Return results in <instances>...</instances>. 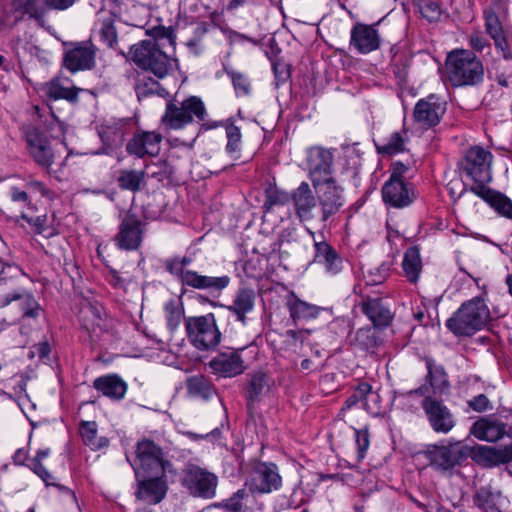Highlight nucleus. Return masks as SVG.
<instances>
[{
  "instance_id": "62",
  "label": "nucleus",
  "mask_w": 512,
  "mask_h": 512,
  "mask_svg": "<svg viewBox=\"0 0 512 512\" xmlns=\"http://www.w3.org/2000/svg\"><path fill=\"white\" fill-rule=\"evenodd\" d=\"M495 49L500 52L505 60L512 59V50L506 34L493 40Z\"/></svg>"
},
{
  "instance_id": "5",
  "label": "nucleus",
  "mask_w": 512,
  "mask_h": 512,
  "mask_svg": "<svg viewBox=\"0 0 512 512\" xmlns=\"http://www.w3.org/2000/svg\"><path fill=\"white\" fill-rule=\"evenodd\" d=\"M409 395L423 397L420 406L430 428L437 434H448L456 426L457 420L451 409L440 397L432 396L427 386H419L411 390Z\"/></svg>"
},
{
  "instance_id": "24",
  "label": "nucleus",
  "mask_w": 512,
  "mask_h": 512,
  "mask_svg": "<svg viewBox=\"0 0 512 512\" xmlns=\"http://www.w3.org/2000/svg\"><path fill=\"white\" fill-rule=\"evenodd\" d=\"M285 304L295 324L299 321L308 322L316 319L322 312L327 311L324 307L301 300L294 291L287 294Z\"/></svg>"
},
{
  "instance_id": "23",
  "label": "nucleus",
  "mask_w": 512,
  "mask_h": 512,
  "mask_svg": "<svg viewBox=\"0 0 512 512\" xmlns=\"http://www.w3.org/2000/svg\"><path fill=\"white\" fill-rule=\"evenodd\" d=\"M291 201L295 208L296 216L301 221H310L314 219V210L317 209V197L314 188L306 181L291 193Z\"/></svg>"
},
{
  "instance_id": "34",
  "label": "nucleus",
  "mask_w": 512,
  "mask_h": 512,
  "mask_svg": "<svg viewBox=\"0 0 512 512\" xmlns=\"http://www.w3.org/2000/svg\"><path fill=\"white\" fill-rule=\"evenodd\" d=\"M82 327L88 332L104 330L106 313L101 305L88 303L81 309Z\"/></svg>"
},
{
  "instance_id": "42",
  "label": "nucleus",
  "mask_w": 512,
  "mask_h": 512,
  "mask_svg": "<svg viewBox=\"0 0 512 512\" xmlns=\"http://www.w3.org/2000/svg\"><path fill=\"white\" fill-rule=\"evenodd\" d=\"M146 172L144 170H128L122 169L117 177L118 187L121 190L137 192L145 183Z\"/></svg>"
},
{
  "instance_id": "59",
  "label": "nucleus",
  "mask_w": 512,
  "mask_h": 512,
  "mask_svg": "<svg viewBox=\"0 0 512 512\" xmlns=\"http://www.w3.org/2000/svg\"><path fill=\"white\" fill-rule=\"evenodd\" d=\"M356 436V445H357V454L358 460L361 461L364 459L367 449L370 445V434L367 427L363 429L355 430Z\"/></svg>"
},
{
  "instance_id": "44",
  "label": "nucleus",
  "mask_w": 512,
  "mask_h": 512,
  "mask_svg": "<svg viewBox=\"0 0 512 512\" xmlns=\"http://www.w3.org/2000/svg\"><path fill=\"white\" fill-rule=\"evenodd\" d=\"M500 493H494L489 486H482L473 495V504L483 512H498L497 498Z\"/></svg>"
},
{
  "instance_id": "12",
  "label": "nucleus",
  "mask_w": 512,
  "mask_h": 512,
  "mask_svg": "<svg viewBox=\"0 0 512 512\" xmlns=\"http://www.w3.org/2000/svg\"><path fill=\"white\" fill-rule=\"evenodd\" d=\"M254 493L267 494L279 490L282 486V478L278 466L273 462L258 461L250 472V477L245 483Z\"/></svg>"
},
{
  "instance_id": "45",
  "label": "nucleus",
  "mask_w": 512,
  "mask_h": 512,
  "mask_svg": "<svg viewBox=\"0 0 512 512\" xmlns=\"http://www.w3.org/2000/svg\"><path fill=\"white\" fill-rule=\"evenodd\" d=\"M268 377L265 373L258 372L251 376L245 392L247 408L250 409L254 402L258 401L264 388L268 385Z\"/></svg>"
},
{
  "instance_id": "14",
  "label": "nucleus",
  "mask_w": 512,
  "mask_h": 512,
  "mask_svg": "<svg viewBox=\"0 0 512 512\" xmlns=\"http://www.w3.org/2000/svg\"><path fill=\"white\" fill-rule=\"evenodd\" d=\"M136 478L135 498L147 504L160 503L167 494L166 474H139Z\"/></svg>"
},
{
  "instance_id": "22",
  "label": "nucleus",
  "mask_w": 512,
  "mask_h": 512,
  "mask_svg": "<svg viewBox=\"0 0 512 512\" xmlns=\"http://www.w3.org/2000/svg\"><path fill=\"white\" fill-rule=\"evenodd\" d=\"M162 135L155 131L137 132L126 144V151L129 155L137 158L146 156H157L160 152Z\"/></svg>"
},
{
  "instance_id": "56",
  "label": "nucleus",
  "mask_w": 512,
  "mask_h": 512,
  "mask_svg": "<svg viewBox=\"0 0 512 512\" xmlns=\"http://www.w3.org/2000/svg\"><path fill=\"white\" fill-rule=\"evenodd\" d=\"M417 6L422 17L428 22L432 23L440 20L443 11L437 1L419 0Z\"/></svg>"
},
{
  "instance_id": "17",
  "label": "nucleus",
  "mask_w": 512,
  "mask_h": 512,
  "mask_svg": "<svg viewBox=\"0 0 512 512\" xmlns=\"http://www.w3.org/2000/svg\"><path fill=\"white\" fill-rule=\"evenodd\" d=\"M445 112L446 102L436 94H429L415 104L413 117L422 126L432 128L440 123Z\"/></svg>"
},
{
  "instance_id": "49",
  "label": "nucleus",
  "mask_w": 512,
  "mask_h": 512,
  "mask_svg": "<svg viewBox=\"0 0 512 512\" xmlns=\"http://www.w3.org/2000/svg\"><path fill=\"white\" fill-rule=\"evenodd\" d=\"M28 152L35 163L44 169H49L54 163V153L50 141L40 146L34 145V148Z\"/></svg>"
},
{
  "instance_id": "16",
  "label": "nucleus",
  "mask_w": 512,
  "mask_h": 512,
  "mask_svg": "<svg viewBox=\"0 0 512 512\" xmlns=\"http://www.w3.org/2000/svg\"><path fill=\"white\" fill-rule=\"evenodd\" d=\"M143 239V223L136 214L127 213L114 237L115 245L122 250H137Z\"/></svg>"
},
{
  "instance_id": "26",
  "label": "nucleus",
  "mask_w": 512,
  "mask_h": 512,
  "mask_svg": "<svg viewBox=\"0 0 512 512\" xmlns=\"http://www.w3.org/2000/svg\"><path fill=\"white\" fill-rule=\"evenodd\" d=\"M13 301H20L23 318H37L41 307L33 294L25 289H18L0 296V309L10 305Z\"/></svg>"
},
{
  "instance_id": "35",
  "label": "nucleus",
  "mask_w": 512,
  "mask_h": 512,
  "mask_svg": "<svg viewBox=\"0 0 512 512\" xmlns=\"http://www.w3.org/2000/svg\"><path fill=\"white\" fill-rule=\"evenodd\" d=\"M134 89L139 101L152 95L165 97L168 92L161 84L144 72H138L135 77Z\"/></svg>"
},
{
  "instance_id": "20",
  "label": "nucleus",
  "mask_w": 512,
  "mask_h": 512,
  "mask_svg": "<svg viewBox=\"0 0 512 512\" xmlns=\"http://www.w3.org/2000/svg\"><path fill=\"white\" fill-rule=\"evenodd\" d=\"M379 22L364 24L357 22L350 33V46L360 54H368L380 48L381 38L377 30Z\"/></svg>"
},
{
  "instance_id": "46",
  "label": "nucleus",
  "mask_w": 512,
  "mask_h": 512,
  "mask_svg": "<svg viewBox=\"0 0 512 512\" xmlns=\"http://www.w3.org/2000/svg\"><path fill=\"white\" fill-rule=\"evenodd\" d=\"M43 90L49 99H65L69 102H76L78 99V88L64 87L58 81H50L44 86Z\"/></svg>"
},
{
  "instance_id": "28",
  "label": "nucleus",
  "mask_w": 512,
  "mask_h": 512,
  "mask_svg": "<svg viewBox=\"0 0 512 512\" xmlns=\"http://www.w3.org/2000/svg\"><path fill=\"white\" fill-rule=\"evenodd\" d=\"M425 364L427 374L425 376V383L421 386H427L432 396L439 397L449 390L448 375L444 367L436 365L432 358L426 357Z\"/></svg>"
},
{
  "instance_id": "61",
  "label": "nucleus",
  "mask_w": 512,
  "mask_h": 512,
  "mask_svg": "<svg viewBox=\"0 0 512 512\" xmlns=\"http://www.w3.org/2000/svg\"><path fill=\"white\" fill-rule=\"evenodd\" d=\"M38 477H40L47 486L50 485V480L53 478L49 471L43 466L41 461L31 460L27 465Z\"/></svg>"
},
{
  "instance_id": "39",
  "label": "nucleus",
  "mask_w": 512,
  "mask_h": 512,
  "mask_svg": "<svg viewBox=\"0 0 512 512\" xmlns=\"http://www.w3.org/2000/svg\"><path fill=\"white\" fill-rule=\"evenodd\" d=\"M409 140L407 131L402 129L401 131L393 132L390 137L383 143L375 142L376 151L378 154L383 156H393L405 151V144Z\"/></svg>"
},
{
  "instance_id": "58",
  "label": "nucleus",
  "mask_w": 512,
  "mask_h": 512,
  "mask_svg": "<svg viewBox=\"0 0 512 512\" xmlns=\"http://www.w3.org/2000/svg\"><path fill=\"white\" fill-rule=\"evenodd\" d=\"M485 29L493 40L506 34L499 16L494 11L485 13Z\"/></svg>"
},
{
  "instance_id": "4",
  "label": "nucleus",
  "mask_w": 512,
  "mask_h": 512,
  "mask_svg": "<svg viewBox=\"0 0 512 512\" xmlns=\"http://www.w3.org/2000/svg\"><path fill=\"white\" fill-rule=\"evenodd\" d=\"M135 476L139 474H166L174 472V465L168 452L153 440L143 437L135 445V459L132 464Z\"/></svg>"
},
{
  "instance_id": "53",
  "label": "nucleus",
  "mask_w": 512,
  "mask_h": 512,
  "mask_svg": "<svg viewBox=\"0 0 512 512\" xmlns=\"http://www.w3.org/2000/svg\"><path fill=\"white\" fill-rule=\"evenodd\" d=\"M224 71L230 77L237 96L250 94V82L246 75L227 66H224Z\"/></svg>"
},
{
  "instance_id": "19",
  "label": "nucleus",
  "mask_w": 512,
  "mask_h": 512,
  "mask_svg": "<svg viewBox=\"0 0 512 512\" xmlns=\"http://www.w3.org/2000/svg\"><path fill=\"white\" fill-rule=\"evenodd\" d=\"M241 349H227L219 352L208 363L212 372L223 378H232L241 375L244 370V361L240 354Z\"/></svg>"
},
{
  "instance_id": "6",
  "label": "nucleus",
  "mask_w": 512,
  "mask_h": 512,
  "mask_svg": "<svg viewBox=\"0 0 512 512\" xmlns=\"http://www.w3.org/2000/svg\"><path fill=\"white\" fill-rule=\"evenodd\" d=\"M493 155L481 146H473L467 150L464 157L459 161L458 167L462 174L474 182L469 188L466 186L458 197H461L467 191L487 184L492 181L491 165Z\"/></svg>"
},
{
  "instance_id": "9",
  "label": "nucleus",
  "mask_w": 512,
  "mask_h": 512,
  "mask_svg": "<svg viewBox=\"0 0 512 512\" xmlns=\"http://www.w3.org/2000/svg\"><path fill=\"white\" fill-rule=\"evenodd\" d=\"M218 476L206 468L189 464L182 472L181 486L192 497L210 500L216 496Z\"/></svg>"
},
{
  "instance_id": "38",
  "label": "nucleus",
  "mask_w": 512,
  "mask_h": 512,
  "mask_svg": "<svg viewBox=\"0 0 512 512\" xmlns=\"http://www.w3.org/2000/svg\"><path fill=\"white\" fill-rule=\"evenodd\" d=\"M187 392L203 400H210L216 395V387L211 380L204 375L191 376L186 381Z\"/></svg>"
},
{
  "instance_id": "52",
  "label": "nucleus",
  "mask_w": 512,
  "mask_h": 512,
  "mask_svg": "<svg viewBox=\"0 0 512 512\" xmlns=\"http://www.w3.org/2000/svg\"><path fill=\"white\" fill-rule=\"evenodd\" d=\"M100 39L109 48H113L117 44V29L115 20L109 16L100 21Z\"/></svg>"
},
{
  "instance_id": "15",
  "label": "nucleus",
  "mask_w": 512,
  "mask_h": 512,
  "mask_svg": "<svg viewBox=\"0 0 512 512\" xmlns=\"http://www.w3.org/2000/svg\"><path fill=\"white\" fill-rule=\"evenodd\" d=\"M469 433L480 441L496 443L505 436L512 437V428L499 419L496 415L490 414L479 417L470 427Z\"/></svg>"
},
{
  "instance_id": "7",
  "label": "nucleus",
  "mask_w": 512,
  "mask_h": 512,
  "mask_svg": "<svg viewBox=\"0 0 512 512\" xmlns=\"http://www.w3.org/2000/svg\"><path fill=\"white\" fill-rule=\"evenodd\" d=\"M184 325L189 342L199 351L214 350L221 342L222 334L213 313L187 317Z\"/></svg>"
},
{
  "instance_id": "63",
  "label": "nucleus",
  "mask_w": 512,
  "mask_h": 512,
  "mask_svg": "<svg viewBox=\"0 0 512 512\" xmlns=\"http://www.w3.org/2000/svg\"><path fill=\"white\" fill-rule=\"evenodd\" d=\"M409 171V166L401 161H396L391 165V174L388 180L405 181L404 176Z\"/></svg>"
},
{
  "instance_id": "40",
  "label": "nucleus",
  "mask_w": 512,
  "mask_h": 512,
  "mask_svg": "<svg viewBox=\"0 0 512 512\" xmlns=\"http://www.w3.org/2000/svg\"><path fill=\"white\" fill-rule=\"evenodd\" d=\"M13 8L37 21L43 20L49 11L47 0H13Z\"/></svg>"
},
{
  "instance_id": "48",
  "label": "nucleus",
  "mask_w": 512,
  "mask_h": 512,
  "mask_svg": "<svg viewBox=\"0 0 512 512\" xmlns=\"http://www.w3.org/2000/svg\"><path fill=\"white\" fill-rule=\"evenodd\" d=\"M79 433L85 445L90 446L92 449H100L107 445L108 441L105 438L97 441V424L95 421H82L79 427Z\"/></svg>"
},
{
  "instance_id": "31",
  "label": "nucleus",
  "mask_w": 512,
  "mask_h": 512,
  "mask_svg": "<svg viewBox=\"0 0 512 512\" xmlns=\"http://www.w3.org/2000/svg\"><path fill=\"white\" fill-rule=\"evenodd\" d=\"M125 126L123 120L105 121L98 127V134L102 143L109 149L122 147L125 139Z\"/></svg>"
},
{
  "instance_id": "8",
  "label": "nucleus",
  "mask_w": 512,
  "mask_h": 512,
  "mask_svg": "<svg viewBox=\"0 0 512 512\" xmlns=\"http://www.w3.org/2000/svg\"><path fill=\"white\" fill-rule=\"evenodd\" d=\"M133 62L142 70L152 72L157 78L167 76L171 59L163 52L159 44L152 40H143L131 48Z\"/></svg>"
},
{
  "instance_id": "57",
  "label": "nucleus",
  "mask_w": 512,
  "mask_h": 512,
  "mask_svg": "<svg viewBox=\"0 0 512 512\" xmlns=\"http://www.w3.org/2000/svg\"><path fill=\"white\" fill-rule=\"evenodd\" d=\"M146 34L153 39L152 42H155L157 44H159L158 42L163 40H167L169 45H171L172 47H174L176 44V34L172 26H153L152 28L146 31Z\"/></svg>"
},
{
  "instance_id": "55",
  "label": "nucleus",
  "mask_w": 512,
  "mask_h": 512,
  "mask_svg": "<svg viewBox=\"0 0 512 512\" xmlns=\"http://www.w3.org/2000/svg\"><path fill=\"white\" fill-rule=\"evenodd\" d=\"M391 265L390 262H383L379 266L369 269L364 276L366 284L371 286L383 284L390 276Z\"/></svg>"
},
{
  "instance_id": "27",
  "label": "nucleus",
  "mask_w": 512,
  "mask_h": 512,
  "mask_svg": "<svg viewBox=\"0 0 512 512\" xmlns=\"http://www.w3.org/2000/svg\"><path fill=\"white\" fill-rule=\"evenodd\" d=\"M472 193L485 201L500 216L512 220V201L504 193L482 186L472 189Z\"/></svg>"
},
{
  "instance_id": "30",
  "label": "nucleus",
  "mask_w": 512,
  "mask_h": 512,
  "mask_svg": "<svg viewBox=\"0 0 512 512\" xmlns=\"http://www.w3.org/2000/svg\"><path fill=\"white\" fill-rule=\"evenodd\" d=\"M256 498L254 492L250 489H239L228 499L213 504L214 507L221 508L227 512H254Z\"/></svg>"
},
{
  "instance_id": "25",
  "label": "nucleus",
  "mask_w": 512,
  "mask_h": 512,
  "mask_svg": "<svg viewBox=\"0 0 512 512\" xmlns=\"http://www.w3.org/2000/svg\"><path fill=\"white\" fill-rule=\"evenodd\" d=\"M255 299L256 294L253 288L241 287L237 290L232 304L225 306V308L235 316L238 322L245 326L248 322L247 314L254 309Z\"/></svg>"
},
{
  "instance_id": "21",
  "label": "nucleus",
  "mask_w": 512,
  "mask_h": 512,
  "mask_svg": "<svg viewBox=\"0 0 512 512\" xmlns=\"http://www.w3.org/2000/svg\"><path fill=\"white\" fill-rule=\"evenodd\" d=\"M96 47L90 41L77 43L64 54V66L71 72L90 70L95 66Z\"/></svg>"
},
{
  "instance_id": "3",
  "label": "nucleus",
  "mask_w": 512,
  "mask_h": 512,
  "mask_svg": "<svg viewBox=\"0 0 512 512\" xmlns=\"http://www.w3.org/2000/svg\"><path fill=\"white\" fill-rule=\"evenodd\" d=\"M448 79L453 87L477 86L484 80L482 61L470 50H454L446 58Z\"/></svg>"
},
{
  "instance_id": "41",
  "label": "nucleus",
  "mask_w": 512,
  "mask_h": 512,
  "mask_svg": "<svg viewBox=\"0 0 512 512\" xmlns=\"http://www.w3.org/2000/svg\"><path fill=\"white\" fill-rule=\"evenodd\" d=\"M181 108L182 106L179 101L175 99L168 101L165 113L161 118L162 124L173 130L182 129L188 125L187 118Z\"/></svg>"
},
{
  "instance_id": "60",
  "label": "nucleus",
  "mask_w": 512,
  "mask_h": 512,
  "mask_svg": "<svg viewBox=\"0 0 512 512\" xmlns=\"http://www.w3.org/2000/svg\"><path fill=\"white\" fill-rule=\"evenodd\" d=\"M467 406L477 413H484L493 409V405L485 394H478L467 401Z\"/></svg>"
},
{
  "instance_id": "64",
  "label": "nucleus",
  "mask_w": 512,
  "mask_h": 512,
  "mask_svg": "<svg viewBox=\"0 0 512 512\" xmlns=\"http://www.w3.org/2000/svg\"><path fill=\"white\" fill-rule=\"evenodd\" d=\"M469 43L472 49L479 53L483 52L485 47L490 48V43L480 32H473L470 35Z\"/></svg>"
},
{
  "instance_id": "47",
  "label": "nucleus",
  "mask_w": 512,
  "mask_h": 512,
  "mask_svg": "<svg viewBox=\"0 0 512 512\" xmlns=\"http://www.w3.org/2000/svg\"><path fill=\"white\" fill-rule=\"evenodd\" d=\"M164 312L167 328L170 332H175L184 314L183 303L180 300L170 299L164 305Z\"/></svg>"
},
{
  "instance_id": "11",
  "label": "nucleus",
  "mask_w": 512,
  "mask_h": 512,
  "mask_svg": "<svg viewBox=\"0 0 512 512\" xmlns=\"http://www.w3.org/2000/svg\"><path fill=\"white\" fill-rule=\"evenodd\" d=\"M188 278L186 287L205 292L204 295H199L198 297L200 303H207L213 307L223 306L215 299L219 298L222 292L229 286L231 278L228 275L215 277L202 275L193 270Z\"/></svg>"
},
{
  "instance_id": "32",
  "label": "nucleus",
  "mask_w": 512,
  "mask_h": 512,
  "mask_svg": "<svg viewBox=\"0 0 512 512\" xmlns=\"http://www.w3.org/2000/svg\"><path fill=\"white\" fill-rule=\"evenodd\" d=\"M93 387L104 396L113 400H121L124 398L127 391V384L117 374H109L96 378L93 382Z\"/></svg>"
},
{
  "instance_id": "13",
  "label": "nucleus",
  "mask_w": 512,
  "mask_h": 512,
  "mask_svg": "<svg viewBox=\"0 0 512 512\" xmlns=\"http://www.w3.org/2000/svg\"><path fill=\"white\" fill-rule=\"evenodd\" d=\"M334 155L329 149L313 147L308 152L307 166L311 184L319 185L336 180L333 176Z\"/></svg>"
},
{
  "instance_id": "33",
  "label": "nucleus",
  "mask_w": 512,
  "mask_h": 512,
  "mask_svg": "<svg viewBox=\"0 0 512 512\" xmlns=\"http://www.w3.org/2000/svg\"><path fill=\"white\" fill-rule=\"evenodd\" d=\"M361 310L377 328L387 327L393 319L390 310L383 305L380 298L368 297L363 301Z\"/></svg>"
},
{
  "instance_id": "2",
  "label": "nucleus",
  "mask_w": 512,
  "mask_h": 512,
  "mask_svg": "<svg viewBox=\"0 0 512 512\" xmlns=\"http://www.w3.org/2000/svg\"><path fill=\"white\" fill-rule=\"evenodd\" d=\"M491 320L490 310L482 296L461 304L447 319L446 327L457 337H470L483 329Z\"/></svg>"
},
{
  "instance_id": "54",
  "label": "nucleus",
  "mask_w": 512,
  "mask_h": 512,
  "mask_svg": "<svg viewBox=\"0 0 512 512\" xmlns=\"http://www.w3.org/2000/svg\"><path fill=\"white\" fill-rule=\"evenodd\" d=\"M164 267L169 274L176 277L180 281L183 288L186 287L187 280L189 279L188 276L189 274H192L193 270L182 268L180 263V256H174L172 258L166 259L164 261Z\"/></svg>"
},
{
  "instance_id": "10",
  "label": "nucleus",
  "mask_w": 512,
  "mask_h": 512,
  "mask_svg": "<svg viewBox=\"0 0 512 512\" xmlns=\"http://www.w3.org/2000/svg\"><path fill=\"white\" fill-rule=\"evenodd\" d=\"M317 197V209L319 210L320 221L326 222L338 214L345 205L344 188L337 180L328 183L313 185Z\"/></svg>"
},
{
  "instance_id": "1",
  "label": "nucleus",
  "mask_w": 512,
  "mask_h": 512,
  "mask_svg": "<svg viewBox=\"0 0 512 512\" xmlns=\"http://www.w3.org/2000/svg\"><path fill=\"white\" fill-rule=\"evenodd\" d=\"M431 467L436 471L450 472L471 458L482 468H493L512 462V442L503 447L475 444L469 446L462 441L447 440L429 444L423 451Z\"/></svg>"
},
{
  "instance_id": "37",
  "label": "nucleus",
  "mask_w": 512,
  "mask_h": 512,
  "mask_svg": "<svg viewBox=\"0 0 512 512\" xmlns=\"http://www.w3.org/2000/svg\"><path fill=\"white\" fill-rule=\"evenodd\" d=\"M402 269L408 282L411 284H416L418 282L419 276L422 272V260L417 246H411L405 251L402 261Z\"/></svg>"
},
{
  "instance_id": "36",
  "label": "nucleus",
  "mask_w": 512,
  "mask_h": 512,
  "mask_svg": "<svg viewBox=\"0 0 512 512\" xmlns=\"http://www.w3.org/2000/svg\"><path fill=\"white\" fill-rule=\"evenodd\" d=\"M220 126L225 127L226 137H227V145H226V151L229 154H234L239 151L240 149V142H241V132L240 128L234 124L233 121L230 119L226 121H211V122H204L201 125L202 129L210 130L214 129Z\"/></svg>"
},
{
  "instance_id": "51",
  "label": "nucleus",
  "mask_w": 512,
  "mask_h": 512,
  "mask_svg": "<svg viewBox=\"0 0 512 512\" xmlns=\"http://www.w3.org/2000/svg\"><path fill=\"white\" fill-rule=\"evenodd\" d=\"M28 151L35 146L46 144L50 141L47 132L34 125H26L22 128Z\"/></svg>"
},
{
  "instance_id": "43",
  "label": "nucleus",
  "mask_w": 512,
  "mask_h": 512,
  "mask_svg": "<svg viewBox=\"0 0 512 512\" xmlns=\"http://www.w3.org/2000/svg\"><path fill=\"white\" fill-rule=\"evenodd\" d=\"M184 115L187 118V124L194 121L204 122L207 116V111L202 99L198 96H189L188 98L180 101Z\"/></svg>"
},
{
  "instance_id": "50",
  "label": "nucleus",
  "mask_w": 512,
  "mask_h": 512,
  "mask_svg": "<svg viewBox=\"0 0 512 512\" xmlns=\"http://www.w3.org/2000/svg\"><path fill=\"white\" fill-rule=\"evenodd\" d=\"M291 199V194L278 189L276 186L269 184L265 188V200L263 208L265 212L270 211L276 205H284Z\"/></svg>"
},
{
  "instance_id": "29",
  "label": "nucleus",
  "mask_w": 512,
  "mask_h": 512,
  "mask_svg": "<svg viewBox=\"0 0 512 512\" xmlns=\"http://www.w3.org/2000/svg\"><path fill=\"white\" fill-rule=\"evenodd\" d=\"M315 256L314 262L324 266L326 272L330 274H337L343 268V259L326 241H314Z\"/></svg>"
},
{
  "instance_id": "18",
  "label": "nucleus",
  "mask_w": 512,
  "mask_h": 512,
  "mask_svg": "<svg viewBox=\"0 0 512 512\" xmlns=\"http://www.w3.org/2000/svg\"><path fill=\"white\" fill-rule=\"evenodd\" d=\"M381 193L383 202L396 209L411 205L417 197L413 183L408 181L387 180Z\"/></svg>"
}]
</instances>
